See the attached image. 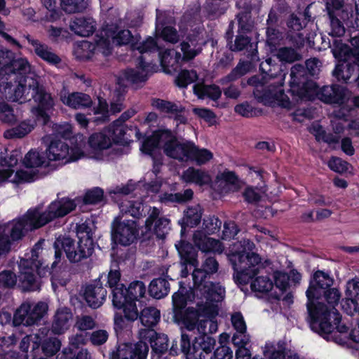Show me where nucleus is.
<instances>
[{
    "label": "nucleus",
    "mask_w": 359,
    "mask_h": 359,
    "mask_svg": "<svg viewBox=\"0 0 359 359\" xmlns=\"http://www.w3.org/2000/svg\"><path fill=\"white\" fill-rule=\"evenodd\" d=\"M325 300L328 305L324 304L320 299L316 297L306 304L309 316L310 318V327L313 331L326 337H330L333 326L331 324V316L335 320L339 319V313L335 309L341 299V293L337 288H328L322 292Z\"/></svg>",
    "instance_id": "1"
},
{
    "label": "nucleus",
    "mask_w": 359,
    "mask_h": 359,
    "mask_svg": "<svg viewBox=\"0 0 359 359\" xmlns=\"http://www.w3.org/2000/svg\"><path fill=\"white\" fill-rule=\"evenodd\" d=\"M79 241L76 248L74 241L69 237L59 236L54 242L55 261L52 264L53 267L60 260L62 250L71 262H79L90 257L94 251L91 229L86 224H81L77 227Z\"/></svg>",
    "instance_id": "2"
},
{
    "label": "nucleus",
    "mask_w": 359,
    "mask_h": 359,
    "mask_svg": "<svg viewBox=\"0 0 359 359\" xmlns=\"http://www.w3.org/2000/svg\"><path fill=\"white\" fill-rule=\"evenodd\" d=\"M219 264L212 256H205L200 268L192 273L194 294L207 300L220 302L224 296V288L219 283L207 280L211 275L218 271Z\"/></svg>",
    "instance_id": "3"
},
{
    "label": "nucleus",
    "mask_w": 359,
    "mask_h": 359,
    "mask_svg": "<svg viewBox=\"0 0 359 359\" xmlns=\"http://www.w3.org/2000/svg\"><path fill=\"white\" fill-rule=\"evenodd\" d=\"M218 302L205 299L204 304H197V310L188 308L182 319L185 328L189 331L196 329L199 334L205 336L216 332L217 323L215 318L218 314Z\"/></svg>",
    "instance_id": "4"
},
{
    "label": "nucleus",
    "mask_w": 359,
    "mask_h": 359,
    "mask_svg": "<svg viewBox=\"0 0 359 359\" xmlns=\"http://www.w3.org/2000/svg\"><path fill=\"white\" fill-rule=\"evenodd\" d=\"M244 250H252L255 244L250 240L242 241ZM234 273L233 279L237 284L246 285L256 276L262 267V259L255 252L245 251L233 254L230 257Z\"/></svg>",
    "instance_id": "5"
},
{
    "label": "nucleus",
    "mask_w": 359,
    "mask_h": 359,
    "mask_svg": "<svg viewBox=\"0 0 359 359\" xmlns=\"http://www.w3.org/2000/svg\"><path fill=\"white\" fill-rule=\"evenodd\" d=\"M76 206L74 200L62 198L53 201L45 211L41 212L38 208L30 209L25 214V219L32 230L39 229L53 219L62 217L74 210Z\"/></svg>",
    "instance_id": "6"
},
{
    "label": "nucleus",
    "mask_w": 359,
    "mask_h": 359,
    "mask_svg": "<svg viewBox=\"0 0 359 359\" xmlns=\"http://www.w3.org/2000/svg\"><path fill=\"white\" fill-rule=\"evenodd\" d=\"M76 206L74 200L62 198L53 201L45 211L41 212L38 208L30 209L25 214V219L32 230L39 229L53 219L62 217L74 210Z\"/></svg>",
    "instance_id": "7"
},
{
    "label": "nucleus",
    "mask_w": 359,
    "mask_h": 359,
    "mask_svg": "<svg viewBox=\"0 0 359 359\" xmlns=\"http://www.w3.org/2000/svg\"><path fill=\"white\" fill-rule=\"evenodd\" d=\"M140 36L135 43H133V49L137 50L143 55L144 53H152L158 50L157 43L152 37H148L145 41L140 42ZM137 69H129L123 73V79L132 83H137L145 81L149 74L154 72L157 68L155 64L147 62L143 55L138 58Z\"/></svg>",
    "instance_id": "8"
},
{
    "label": "nucleus",
    "mask_w": 359,
    "mask_h": 359,
    "mask_svg": "<svg viewBox=\"0 0 359 359\" xmlns=\"http://www.w3.org/2000/svg\"><path fill=\"white\" fill-rule=\"evenodd\" d=\"M41 249V243L38 242L32 250L31 257L21 259L18 264L20 285L24 291H36L40 289L41 281L35 273L41 276V271L45 269L41 268L42 263L37 260L39 250Z\"/></svg>",
    "instance_id": "9"
},
{
    "label": "nucleus",
    "mask_w": 359,
    "mask_h": 359,
    "mask_svg": "<svg viewBox=\"0 0 359 359\" xmlns=\"http://www.w3.org/2000/svg\"><path fill=\"white\" fill-rule=\"evenodd\" d=\"M259 69L262 73L271 78L277 79L276 81L270 83L268 90L264 95L265 100H271V102H276L281 107L290 109L292 106V102L281 88L283 75L281 73L278 75L277 74L278 72H280L279 65L275 64L271 58H267L265 61L260 63Z\"/></svg>",
    "instance_id": "10"
},
{
    "label": "nucleus",
    "mask_w": 359,
    "mask_h": 359,
    "mask_svg": "<svg viewBox=\"0 0 359 359\" xmlns=\"http://www.w3.org/2000/svg\"><path fill=\"white\" fill-rule=\"evenodd\" d=\"M28 81L30 100L33 99L36 103V106L32 109V111L39 121L46 124L50 119L49 113L54 109L55 100L45 87L40 84V79L34 80L31 78Z\"/></svg>",
    "instance_id": "11"
},
{
    "label": "nucleus",
    "mask_w": 359,
    "mask_h": 359,
    "mask_svg": "<svg viewBox=\"0 0 359 359\" xmlns=\"http://www.w3.org/2000/svg\"><path fill=\"white\" fill-rule=\"evenodd\" d=\"M31 226L25 215L0 224V256L8 253L14 242L21 240L28 231H32Z\"/></svg>",
    "instance_id": "12"
},
{
    "label": "nucleus",
    "mask_w": 359,
    "mask_h": 359,
    "mask_svg": "<svg viewBox=\"0 0 359 359\" xmlns=\"http://www.w3.org/2000/svg\"><path fill=\"white\" fill-rule=\"evenodd\" d=\"M41 140L46 144L45 154L48 161H62L67 163L77 161L83 156V152L79 147H70L65 142L51 139L50 135L43 137Z\"/></svg>",
    "instance_id": "13"
},
{
    "label": "nucleus",
    "mask_w": 359,
    "mask_h": 359,
    "mask_svg": "<svg viewBox=\"0 0 359 359\" xmlns=\"http://www.w3.org/2000/svg\"><path fill=\"white\" fill-rule=\"evenodd\" d=\"M290 93L301 100H311L316 91V83L309 80L305 67L299 64L290 69Z\"/></svg>",
    "instance_id": "14"
},
{
    "label": "nucleus",
    "mask_w": 359,
    "mask_h": 359,
    "mask_svg": "<svg viewBox=\"0 0 359 359\" xmlns=\"http://www.w3.org/2000/svg\"><path fill=\"white\" fill-rule=\"evenodd\" d=\"M161 137L164 140L163 151L167 156L180 162H187L190 160L191 154L195 149V144L193 142L178 139L175 134L168 129Z\"/></svg>",
    "instance_id": "15"
},
{
    "label": "nucleus",
    "mask_w": 359,
    "mask_h": 359,
    "mask_svg": "<svg viewBox=\"0 0 359 359\" xmlns=\"http://www.w3.org/2000/svg\"><path fill=\"white\" fill-rule=\"evenodd\" d=\"M47 311L48 305L44 302L32 304L25 302L16 309L12 323L15 326H31L37 324Z\"/></svg>",
    "instance_id": "16"
},
{
    "label": "nucleus",
    "mask_w": 359,
    "mask_h": 359,
    "mask_svg": "<svg viewBox=\"0 0 359 359\" xmlns=\"http://www.w3.org/2000/svg\"><path fill=\"white\" fill-rule=\"evenodd\" d=\"M111 229L112 241L124 246L133 243L138 236L137 222L130 219L121 221L120 216L114 219Z\"/></svg>",
    "instance_id": "17"
},
{
    "label": "nucleus",
    "mask_w": 359,
    "mask_h": 359,
    "mask_svg": "<svg viewBox=\"0 0 359 359\" xmlns=\"http://www.w3.org/2000/svg\"><path fill=\"white\" fill-rule=\"evenodd\" d=\"M0 81V93L2 97L11 102L24 103L30 101L29 88L20 80L6 78Z\"/></svg>",
    "instance_id": "18"
},
{
    "label": "nucleus",
    "mask_w": 359,
    "mask_h": 359,
    "mask_svg": "<svg viewBox=\"0 0 359 359\" xmlns=\"http://www.w3.org/2000/svg\"><path fill=\"white\" fill-rule=\"evenodd\" d=\"M147 289L145 285L142 281L132 282L128 288L124 285L116 286L112 291V302L115 307H120L123 305L127 299L140 302L144 297Z\"/></svg>",
    "instance_id": "19"
},
{
    "label": "nucleus",
    "mask_w": 359,
    "mask_h": 359,
    "mask_svg": "<svg viewBox=\"0 0 359 359\" xmlns=\"http://www.w3.org/2000/svg\"><path fill=\"white\" fill-rule=\"evenodd\" d=\"M6 76L10 79L22 81L29 86V79L37 80L39 76L32 69V67L25 57L14 58L11 52V63L8 65Z\"/></svg>",
    "instance_id": "20"
},
{
    "label": "nucleus",
    "mask_w": 359,
    "mask_h": 359,
    "mask_svg": "<svg viewBox=\"0 0 359 359\" xmlns=\"http://www.w3.org/2000/svg\"><path fill=\"white\" fill-rule=\"evenodd\" d=\"M351 93L345 87L339 85L325 86L319 88L316 85V91L313 94L314 99L317 97L322 102L327 104H344L349 99Z\"/></svg>",
    "instance_id": "21"
},
{
    "label": "nucleus",
    "mask_w": 359,
    "mask_h": 359,
    "mask_svg": "<svg viewBox=\"0 0 359 359\" xmlns=\"http://www.w3.org/2000/svg\"><path fill=\"white\" fill-rule=\"evenodd\" d=\"M149 350L147 342L140 339L135 344H119L110 353L116 357V359H147Z\"/></svg>",
    "instance_id": "22"
},
{
    "label": "nucleus",
    "mask_w": 359,
    "mask_h": 359,
    "mask_svg": "<svg viewBox=\"0 0 359 359\" xmlns=\"http://www.w3.org/2000/svg\"><path fill=\"white\" fill-rule=\"evenodd\" d=\"M145 228L156 235L157 238L163 239L170 229V219L161 216V210L158 208H150L145 221Z\"/></svg>",
    "instance_id": "23"
},
{
    "label": "nucleus",
    "mask_w": 359,
    "mask_h": 359,
    "mask_svg": "<svg viewBox=\"0 0 359 359\" xmlns=\"http://www.w3.org/2000/svg\"><path fill=\"white\" fill-rule=\"evenodd\" d=\"M83 296L88 306L93 309L101 306L107 297V290L97 280L85 285L83 288Z\"/></svg>",
    "instance_id": "24"
},
{
    "label": "nucleus",
    "mask_w": 359,
    "mask_h": 359,
    "mask_svg": "<svg viewBox=\"0 0 359 359\" xmlns=\"http://www.w3.org/2000/svg\"><path fill=\"white\" fill-rule=\"evenodd\" d=\"M333 282V278L328 273L323 271L315 272L306 292L308 300L311 301V299L320 297L322 292L330 288Z\"/></svg>",
    "instance_id": "25"
},
{
    "label": "nucleus",
    "mask_w": 359,
    "mask_h": 359,
    "mask_svg": "<svg viewBox=\"0 0 359 359\" xmlns=\"http://www.w3.org/2000/svg\"><path fill=\"white\" fill-rule=\"evenodd\" d=\"M59 97L65 105L75 109L90 107L93 104L90 95L80 92L69 93L65 87L60 90Z\"/></svg>",
    "instance_id": "26"
},
{
    "label": "nucleus",
    "mask_w": 359,
    "mask_h": 359,
    "mask_svg": "<svg viewBox=\"0 0 359 359\" xmlns=\"http://www.w3.org/2000/svg\"><path fill=\"white\" fill-rule=\"evenodd\" d=\"M337 65L332 74L339 81L346 83H356L359 75V62L354 59L353 63H349L343 60Z\"/></svg>",
    "instance_id": "27"
},
{
    "label": "nucleus",
    "mask_w": 359,
    "mask_h": 359,
    "mask_svg": "<svg viewBox=\"0 0 359 359\" xmlns=\"http://www.w3.org/2000/svg\"><path fill=\"white\" fill-rule=\"evenodd\" d=\"M139 338L141 340L149 341L152 351L158 354H163L168 348V339L164 334H158L153 329H141L139 331Z\"/></svg>",
    "instance_id": "28"
},
{
    "label": "nucleus",
    "mask_w": 359,
    "mask_h": 359,
    "mask_svg": "<svg viewBox=\"0 0 359 359\" xmlns=\"http://www.w3.org/2000/svg\"><path fill=\"white\" fill-rule=\"evenodd\" d=\"M104 36L102 33V36L95 41V43H92L88 41L83 42L81 49L83 50H89L90 53L83 55L87 60L91 58L93 54L101 53L104 56H108L111 53V36L109 34V28L104 31Z\"/></svg>",
    "instance_id": "29"
},
{
    "label": "nucleus",
    "mask_w": 359,
    "mask_h": 359,
    "mask_svg": "<svg viewBox=\"0 0 359 359\" xmlns=\"http://www.w3.org/2000/svg\"><path fill=\"white\" fill-rule=\"evenodd\" d=\"M28 43L32 46L35 54L49 63L50 65H57L61 62L60 57L56 55L47 44L41 42L38 39L32 38L30 35L25 36Z\"/></svg>",
    "instance_id": "30"
},
{
    "label": "nucleus",
    "mask_w": 359,
    "mask_h": 359,
    "mask_svg": "<svg viewBox=\"0 0 359 359\" xmlns=\"http://www.w3.org/2000/svg\"><path fill=\"white\" fill-rule=\"evenodd\" d=\"M231 320L236 331L232 337L233 344L235 346L247 345L250 342V337L246 332L247 327L243 315L240 312H236L231 315Z\"/></svg>",
    "instance_id": "31"
},
{
    "label": "nucleus",
    "mask_w": 359,
    "mask_h": 359,
    "mask_svg": "<svg viewBox=\"0 0 359 359\" xmlns=\"http://www.w3.org/2000/svg\"><path fill=\"white\" fill-rule=\"evenodd\" d=\"M193 241L195 245L204 252L222 253L223 248L219 240L208 237L203 231H196L193 236Z\"/></svg>",
    "instance_id": "32"
},
{
    "label": "nucleus",
    "mask_w": 359,
    "mask_h": 359,
    "mask_svg": "<svg viewBox=\"0 0 359 359\" xmlns=\"http://www.w3.org/2000/svg\"><path fill=\"white\" fill-rule=\"evenodd\" d=\"M350 43L353 46L352 49H350L346 45L339 43L338 40L334 39V43L337 46L332 49L334 56L339 60H346L350 58L349 52H351V54L356 60V57L359 53V33L351 37Z\"/></svg>",
    "instance_id": "33"
},
{
    "label": "nucleus",
    "mask_w": 359,
    "mask_h": 359,
    "mask_svg": "<svg viewBox=\"0 0 359 359\" xmlns=\"http://www.w3.org/2000/svg\"><path fill=\"white\" fill-rule=\"evenodd\" d=\"M69 309L61 308L57 310L52 323L51 331L55 334H62L69 330L72 320Z\"/></svg>",
    "instance_id": "34"
},
{
    "label": "nucleus",
    "mask_w": 359,
    "mask_h": 359,
    "mask_svg": "<svg viewBox=\"0 0 359 359\" xmlns=\"http://www.w3.org/2000/svg\"><path fill=\"white\" fill-rule=\"evenodd\" d=\"M69 27L76 35L86 37L94 32L95 22L90 18H75L71 20Z\"/></svg>",
    "instance_id": "35"
},
{
    "label": "nucleus",
    "mask_w": 359,
    "mask_h": 359,
    "mask_svg": "<svg viewBox=\"0 0 359 359\" xmlns=\"http://www.w3.org/2000/svg\"><path fill=\"white\" fill-rule=\"evenodd\" d=\"M199 34L194 33L187 37V41L181 43V50L183 53V59L189 60L194 58L202 50L198 46Z\"/></svg>",
    "instance_id": "36"
},
{
    "label": "nucleus",
    "mask_w": 359,
    "mask_h": 359,
    "mask_svg": "<svg viewBox=\"0 0 359 359\" xmlns=\"http://www.w3.org/2000/svg\"><path fill=\"white\" fill-rule=\"evenodd\" d=\"M181 177L187 183H193L199 186L207 184L211 181L208 172L194 167H189L185 170Z\"/></svg>",
    "instance_id": "37"
},
{
    "label": "nucleus",
    "mask_w": 359,
    "mask_h": 359,
    "mask_svg": "<svg viewBox=\"0 0 359 359\" xmlns=\"http://www.w3.org/2000/svg\"><path fill=\"white\" fill-rule=\"evenodd\" d=\"M332 319H333V323L331 322L333 330L332 331V333L329 334L330 337H326L323 334L320 335L327 341H333L339 344H345L346 340L349 337L348 335V327L344 323H341L340 316L339 319L337 320H335L333 316H331Z\"/></svg>",
    "instance_id": "38"
},
{
    "label": "nucleus",
    "mask_w": 359,
    "mask_h": 359,
    "mask_svg": "<svg viewBox=\"0 0 359 359\" xmlns=\"http://www.w3.org/2000/svg\"><path fill=\"white\" fill-rule=\"evenodd\" d=\"M179 255L183 261V264H190L194 266H198V260L196 259L197 252L194 246L184 241H181L175 245Z\"/></svg>",
    "instance_id": "39"
},
{
    "label": "nucleus",
    "mask_w": 359,
    "mask_h": 359,
    "mask_svg": "<svg viewBox=\"0 0 359 359\" xmlns=\"http://www.w3.org/2000/svg\"><path fill=\"white\" fill-rule=\"evenodd\" d=\"M233 51L246 50L247 56L252 60L257 57V46L250 42V39L248 36L243 35H238L235 39L234 43L230 47Z\"/></svg>",
    "instance_id": "40"
},
{
    "label": "nucleus",
    "mask_w": 359,
    "mask_h": 359,
    "mask_svg": "<svg viewBox=\"0 0 359 359\" xmlns=\"http://www.w3.org/2000/svg\"><path fill=\"white\" fill-rule=\"evenodd\" d=\"M139 318L147 329H151L158 323L161 318L160 311L154 306H146L141 310Z\"/></svg>",
    "instance_id": "41"
},
{
    "label": "nucleus",
    "mask_w": 359,
    "mask_h": 359,
    "mask_svg": "<svg viewBox=\"0 0 359 359\" xmlns=\"http://www.w3.org/2000/svg\"><path fill=\"white\" fill-rule=\"evenodd\" d=\"M169 291L170 284L165 278H155L149 284V292L154 298L161 299L165 297Z\"/></svg>",
    "instance_id": "42"
},
{
    "label": "nucleus",
    "mask_w": 359,
    "mask_h": 359,
    "mask_svg": "<svg viewBox=\"0 0 359 359\" xmlns=\"http://www.w3.org/2000/svg\"><path fill=\"white\" fill-rule=\"evenodd\" d=\"M168 129H160L155 131L151 136L148 137L143 143L141 149L143 152L151 154L153 151L160 146L163 147L164 140L162 138V134L167 133Z\"/></svg>",
    "instance_id": "43"
},
{
    "label": "nucleus",
    "mask_w": 359,
    "mask_h": 359,
    "mask_svg": "<svg viewBox=\"0 0 359 359\" xmlns=\"http://www.w3.org/2000/svg\"><path fill=\"white\" fill-rule=\"evenodd\" d=\"M194 93L201 99L209 97L213 100L219 99L222 91L220 88L215 85L205 86L203 84H196L193 87Z\"/></svg>",
    "instance_id": "44"
},
{
    "label": "nucleus",
    "mask_w": 359,
    "mask_h": 359,
    "mask_svg": "<svg viewBox=\"0 0 359 359\" xmlns=\"http://www.w3.org/2000/svg\"><path fill=\"white\" fill-rule=\"evenodd\" d=\"M120 212L122 215H129L134 218L142 216L144 205L140 201H124L119 205Z\"/></svg>",
    "instance_id": "45"
},
{
    "label": "nucleus",
    "mask_w": 359,
    "mask_h": 359,
    "mask_svg": "<svg viewBox=\"0 0 359 359\" xmlns=\"http://www.w3.org/2000/svg\"><path fill=\"white\" fill-rule=\"evenodd\" d=\"M151 105L162 113L177 114L183 111L182 105L170 101L155 98L151 101Z\"/></svg>",
    "instance_id": "46"
},
{
    "label": "nucleus",
    "mask_w": 359,
    "mask_h": 359,
    "mask_svg": "<svg viewBox=\"0 0 359 359\" xmlns=\"http://www.w3.org/2000/svg\"><path fill=\"white\" fill-rule=\"evenodd\" d=\"M34 128V124L30 121H22L16 127L6 130L4 136L7 139L22 138Z\"/></svg>",
    "instance_id": "47"
},
{
    "label": "nucleus",
    "mask_w": 359,
    "mask_h": 359,
    "mask_svg": "<svg viewBox=\"0 0 359 359\" xmlns=\"http://www.w3.org/2000/svg\"><path fill=\"white\" fill-rule=\"evenodd\" d=\"M46 156L40 154L38 151L31 149L25 156L23 163L27 168H38L48 165Z\"/></svg>",
    "instance_id": "48"
},
{
    "label": "nucleus",
    "mask_w": 359,
    "mask_h": 359,
    "mask_svg": "<svg viewBox=\"0 0 359 359\" xmlns=\"http://www.w3.org/2000/svg\"><path fill=\"white\" fill-rule=\"evenodd\" d=\"M109 34L113 42L120 46L130 44L132 48L133 43H135L138 38V35L133 36L128 29L119 30L116 33L109 29Z\"/></svg>",
    "instance_id": "49"
},
{
    "label": "nucleus",
    "mask_w": 359,
    "mask_h": 359,
    "mask_svg": "<svg viewBox=\"0 0 359 359\" xmlns=\"http://www.w3.org/2000/svg\"><path fill=\"white\" fill-rule=\"evenodd\" d=\"M202 215L203 209L201 205H195L189 207L187 210L184 211L183 217L184 222L188 226L194 227L200 223Z\"/></svg>",
    "instance_id": "50"
},
{
    "label": "nucleus",
    "mask_w": 359,
    "mask_h": 359,
    "mask_svg": "<svg viewBox=\"0 0 359 359\" xmlns=\"http://www.w3.org/2000/svg\"><path fill=\"white\" fill-rule=\"evenodd\" d=\"M346 295L347 299L346 304L351 303L353 306V309L355 311L358 306L357 301L359 299V278H354L348 280L346 283Z\"/></svg>",
    "instance_id": "51"
},
{
    "label": "nucleus",
    "mask_w": 359,
    "mask_h": 359,
    "mask_svg": "<svg viewBox=\"0 0 359 359\" xmlns=\"http://www.w3.org/2000/svg\"><path fill=\"white\" fill-rule=\"evenodd\" d=\"M90 5V0H61L62 8L68 13L83 12Z\"/></svg>",
    "instance_id": "52"
},
{
    "label": "nucleus",
    "mask_w": 359,
    "mask_h": 359,
    "mask_svg": "<svg viewBox=\"0 0 359 359\" xmlns=\"http://www.w3.org/2000/svg\"><path fill=\"white\" fill-rule=\"evenodd\" d=\"M328 14L330 13L339 15L343 21L348 20L351 15V8L344 4V0H332V5L327 6Z\"/></svg>",
    "instance_id": "53"
},
{
    "label": "nucleus",
    "mask_w": 359,
    "mask_h": 359,
    "mask_svg": "<svg viewBox=\"0 0 359 359\" xmlns=\"http://www.w3.org/2000/svg\"><path fill=\"white\" fill-rule=\"evenodd\" d=\"M273 283L268 276H257L251 282L250 287L252 291L266 293L271 290Z\"/></svg>",
    "instance_id": "54"
},
{
    "label": "nucleus",
    "mask_w": 359,
    "mask_h": 359,
    "mask_svg": "<svg viewBox=\"0 0 359 359\" xmlns=\"http://www.w3.org/2000/svg\"><path fill=\"white\" fill-rule=\"evenodd\" d=\"M310 132L313 134L316 140L323 141L328 144L336 143L338 142V137L331 133H326L323 127L318 123H313L310 128Z\"/></svg>",
    "instance_id": "55"
},
{
    "label": "nucleus",
    "mask_w": 359,
    "mask_h": 359,
    "mask_svg": "<svg viewBox=\"0 0 359 359\" xmlns=\"http://www.w3.org/2000/svg\"><path fill=\"white\" fill-rule=\"evenodd\" d=\"M119 122L120 120L114 121L109 128V132L111 133V137L114 142L124 144L128 142V139L125 137L126 129Z\"/></svg>",
    "instance_id": "56"
},
{
    "label": "nucleus",
    "mask_w": 359,
    "mask_h": 359,
    "mask_svg": "<svg viewBox=\"0 0 359 359\" xmlns=\"http://www.w3.org/2000/svg\"><path fill=\"white\" fill-rule=\"evenodd\" d=\"M89 144L95 149L103 150L108 149L111 144V139L104 133H95L89 138Z\"/></svg>",
    "instance_id": "57"
},
{
    "label": "nucleus",
    "mask_w": 359,
    "mask_h": 359,
    "mask_svg": "<svg viewBox=\"0 0 359 359\" xmlns=\"http://www.w3.org/2000/svg\"><path fill=\"white\" fill-rule=\"evenodd\" d=\"M218 182L225 183L226 185L231 187L230 189L233 191H236L240 188V180L237 175L233 171L224 170V172L217 175L216 177Z\"/></svg>",
    "instance_id": "58"
},
{
    "label": "nucleus",
    "mask_w": 359,
    "mask_h": 359,
    "mask_svg": "<svg viewBox=\"0 0 359 359\" xmlns=\"http://www.w3.org/2000/svg\"><path fill=\"white\" fill-rule=\"evenodd\" d=\"M95 319V316L87 314L77 316L76 318L75 327L80 331L93 330L97 325Z\"/></svg>",
    "instance_id": "59"
},
{
    "label": "nucleus",
    "mask_w": 359,
    "mask_h": 359,
    "mask_svg": "<svg viewBox=\"0 0 359 359\" xmlns=\"http://www.w3.org/2000/svg\"><path fill=\"white\" fill-rule=\"evenodd\" d=\"M276 56L280 61L289 63L299 60L301 58V55L294 49L288 47L279 48Z\"/></svg>",
    "instance_id": "60"
},
{
    "label": "nucleus",
    "mask_w": 359,
    "mask_h": 359,
    "mask_svg": "<svg viewBox=\"0 0 359 359\" xmlns=\"http://www.w3.org/2000/svg\"><path fill=\"white\" fill-rule=\"evenodd\" d=\"M266 42L271 48H274L283 39V34L276 27H267Z\"/></svg>",
    "instance_id": "61"
},
{
    "label": "nucleus",
    "mask_w": 359,
    "mask_h": 359,
    "mask_svg": "<svg viewBox=\"0 0 359 359\" xmlns=\"http://www.w3.org/2000/svg\"><path fill=\"white\" fill-rule=\"evenodd\" d=\"M213 157L212 153L207 149H199L195 144V149L191 154L189 161H195L198 165H203Z\"/></svg>",
    "instance_id": "62"
},
{
    "label": "nucleus",
    "mask_w": 359,
    "mask_h": 359,
    "mask_svg": "<svg viewBox=\"0 0 359 359\" xmlns=\"http://www.w3.org/2000/svg\"><path fill=\"white\" fill-rule=\"evenodd\" d=\"M198 79L194 70H182L177 77L175 82L179 87L185 88L189 84L195 82Z\"/></svg>",
    "instance_id": "63"
},
{
    "label": "nucleus",
    "mask_w": 359,
    "mask_h": 359,
    "mask_svg": "<svg viewBox=\"0 0 359 359\" xmlns=\"http://www.w3.org/2000/svg\"><path fill=\"white\" fill-rule=\"evenodd\" d=\"M330 21V27L331 31L330 34L335 37H339L344 34L345 28L341 22V19L339 15H334V13H330L328 14Z\"/></svg>",
    "instance_id": "64"
}]
</instances>
